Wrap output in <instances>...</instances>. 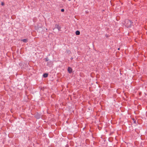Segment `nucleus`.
Returning a JSON list of instances; mask_svg holds the SVG:
<instances>
[{"label":"nucleus","mask_w":147,"mask_h":147,"mask_svg":"<svg viewBox=\"0 0 147 147\" xmlns=\"http://www.w3.org/2000/svg\"><path fill=\"white\" fill-rule=\"evenodd\" d=\"M132 23L133 22L129 20H125V25L127 27H130Z\"/></svg>","instance_id":"1"},{"label":"nucleus","mask_w":147,"mask_h":147,"mask_svg":"<svg viewBox=\"0 0 147 147\" xmlns=\"http://www.w3.org/2000/svg\"><path fill=\"white\" fill-rule=\"evenodd\" d=\"M56 27L59 30H60L61 28L58 25H55Z\"/></svg>","instance_id":"2"},{"label":"nucleus","mask_w":147,"mask_h":147,"mask_svg":"<svg viewBox=\"0 0 147 147\" xmlns=\"http://www.w3.org/2000/svg\"><path fill=\"white\" fill-rule=\"evenodd\" d=\"M68 71L69 73H71L72 72V69L71 68L69 67L68 68Z\"/></svg>","instance_id":"3"},{"label":"nucleus","mask_w":147,"mask_h":147,"mask_svg":"<svg viewBox=\"0 0 147 147\" xmlns=\"http://www.w3.org/2000/svg\"><path fill=\"white\" fill-rule=\"evenodd\" d=\"M21 41L24 42H27V40L26 39H24L21 40Z\"/></svg>","instance_id":"4"},{"label":"nucleus","mask_w":147,"mask_h":147,"mask_svg":"<svg viewBox=\"0 0 147 147\" xmlns=\"http://www.w3.org/2000/svg\"><path fill=\"white\" fill-rule=\"evenodd\" d=\"M80 32L78 30H77L76 32V34L77 35H78L80 34Z\"/></svg>","instance_id":"5"},{"label":"nucleus","mask_w":147,"mask_h":147,"mask_svg":"<svg viewBox=\"0 0 147 147\" xmlns=\"http://www.w3.org/2000/svg\"><path fill=\"white\" fill-rule=\"evenodd\" d=\"M48 74H43V76L44 77L46 78L47 77Z\"/></svg>","instance_id":"6"},{"label":"nucleus","mask_w":147,"mask_h":147,"mask_svg":"<svg viewBox=\"0 0 147 147\" xmlns=\"http://www.w3.org/2000/svg\"><path fill=\"white\" fill-rule=\"evenodd\" d=\"M61 11L62 12H63L64 11V9H61Z\"/></svg>","instance_id":"7"},{"label":"nucleus","mask_w":147,"mask_h":147,"mask_svg":"<svg viewBox=\"0 0 147 147\" xmlns=\"http://www.w3.org/2000/svg\"><path fill=\"white\" fill-rule=\"evenodd\" d=\"M4 3H3V2H2V3H1V5H4Z\"/></svg>","instance_id":"8"},{"label":"nucleus","mask_w":147,"mask_h":147,"mask_svg":"<svg viewBox=\"0 0 147 147\" xmlns=\"http://www.w3.org/2000/svg\"><path fill=\"white\" fill-rule=\"evenodd\" d=\"M136 121H134V123H136Z\"/></svg>","instance_id":"9"},{"label":"nucleus","mask_w":147,"mask_h":147,"mask_svg":"<svg viewBox=\"0 0 147 147\" xmlns=\"http://www.w3.org/2000/svg\"><path fill=\"white\" fill-rule=\"evenodd\" d=\"M118 49V50H119V48Z\"/></svg>","instance_id":"10"}]
</instances>
